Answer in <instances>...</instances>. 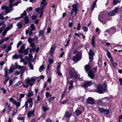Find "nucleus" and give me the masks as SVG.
Wrapping results in <instances>:
<instances>
[{"label":"nucleus","instance_id":"32","mask_svg":"<svg viewBox=\"0 0 122 122\" xmlns=\"http://www.w3.org/2000/svg\"><path fill=\"white\" fill-rule=\"evenodd\" d=\"M25 71V70L24 69H21L20 71V79L22 78V77L23 75L24 72Z\"/></svg>","mask_w":122,"mask_h":122},{"label":"nucleus","instance_id":"62","mask_svg":"<svg viewBox=\"0 0 122 122\" xmlns=\"http://www.w3.org/2000/svg\"><path fill=\"white\" fill-rule=\"evenodd\" d=\"M37 17L36 15H35L34 16H32V19L33 20H35L37 18Z\"/></svg>","mask_w":122,"mask_h":122},{"label":"nucleus","instance_id":"27","mask_svg":"<svg viewBox=\"0 0 122 122\" xmlns=\"http://www.w3.org/2000/svg\"><path fill=\"white\" fill-rule=\"evenodd\" d=\"M30 27L31 28V30L34 31L36 30V27L35 26L34 24H31L30 25Z\"/></svg>","mask_w":122,"mask_h":122},{"label":"nucleus","instance_id":"63","mask_svg":"<svg viewBox=\"0 0 122 122\" xmlns=\"http://www.w3.org/2000/svg\"><path fill=\"white\" fill-rule=\"evenodd\" d=\"M29 48H27L25 51V53H28V52L29 50Z\"/></svg>","mask_w":122,"mask_h":122},{"label":"nucleus","instance_id":"7","mask_svg":"<svg viewBox=\"0 0 122 122\" xmlns=\"http://www.w3.org/2000/svg\"><path fill=\"white\" fill-rule=\"evenodd\" d=\"M78 5H79V4L78 3L72 5V8L71 12V15L73 14L74 11H78L77 6Z\"/></svg>","mask_w":122,"mask_h":122},{"label":"nucleus","instance_id":"56","mask_svg":"<svg viewBox=\"0 0 122 122\" xmlns=\"http://www.w3.org/2000/svg\"><path fill=\"white\" fill-rule=\"evenodd\" d=\"M18 67L17 63V62L15 63V65L13 67V68L14 69H16Z\"/></svg>","mask_w":122,"mask_h":122},{"label":"nucleus","instance_id":"13","mask_svg":"<svg viewBox=\"0 0 122 122\" xmlns=\"http://www.w3.org/2000/svg\"><path fill=\"white\" fill-rule=\"evenodd\" d=\"M30 46L33 49L30 48V53H31L32 52V51H33L32 52L34 53L35 51V48L34 47L35 46V44L34 43H30Z\"/></svg>","mask_w":122,"mask_h":122},{"label":"nucleus","instance_id":"43","mask_svg":"<svg viewBox=\"0 0 122 122\" xmlns=\"http://www.w3.org/2000/svg\"><path fill=\"white\" fill-rule=\"evenodd\" d=\"M17 111V108L15 109H14L13 112V113L12 114V116H14L16 113V112Z\"/></svg>","mask_w":122,"mask_h":122},{"label":"nucleus","instance_id":"9","mask_svg":"<svg viewBox=\"0 0 122 122\" xmlns=\"http://www.w3.org/2000/svg\"><path fill=\"white\" fill-rule=\"evenodd\" d=\"M87 103L91 104H93L95 102L93 99L92 97H89L86 100Z\"/></svg>","mask_w":122,"mask_h":122},{"label":"nucleus","instance_id":"28","mask_svg":"<svg viewBox=\"0 0 122 122\" xmlns=\"http://www.w3.org/2000/svg\"><path fill=\"white\" fill-rule=\"evenodd\" d=\"M6 106H7V110L8 113H9L11 110V107L10 105L8 104L7 103H6Z\"/></svg>","mask_w":122,"mask_h":122},{"label":"nucleus","instance_id":"2","mask_svg":"<svg viewBox=\"0 0 122 122\" xmlns=\"http://www.w3.org/2000/svg\"><path fill=\"white\" fill-rule=\"evenodd\" d=\"M35 83V80L34 78L32 77L30 78V79L28 78L26 80L25 83L23 84V86L25 88H27L28 85H30L31 87Z\"/></svg>","mask_w":122,"mask_h":122},{"label":"nucleus","instance_id":"57","mask_svg":"<svg viewBox=\"0 0 122 122\" xmlns=\"http://www.w3.org/2000/svg\"><path fill=\"white\" fill-rule=\"evenodd\" d=\"M46 96L47 97H48L49 96L51 97V96L50 95V93L48 92H47L46 93Z\"/></svg>","mask_w":122,"mask_h":122},{"label":"nucleus","instance_id":"6","mask_svg":"<svg viewBox=\"0 0 122 122\" xmlns=\"http://www.w3.org/2000/svg\"><path fill=\"white\" fill-rule=\"evenodd\" d=\"M28 103L29 104L30 107H32L33 104V101L32 98H27L26 101L25 102L24 105L22 107V108L25 106V109H27L28 107Z\"/></svg>","mask_w":122,"mask_h":122},{"label":"nucleus","instance_id":"16","mask_svg":"<svg viewBox=\"0 0 122 122\" xmlns=\"http://www.w3.org/2000/svg\"><path fill=\"white\" fill-rule=\"evenodd\" d=\"M35 111V109H34L32 111H29L27 113V116L28 118H29L30 117H32L34 116Z\"/></svg>","mask_w":122,"mask_h":122},{"label":"nucleus","instance_id":"10","mask_svg":"<svg viewBox=\"0 0 122 122\" xmlns=\"http://www.w3.org/2000/svg\"><path fill=\"white\" fill-rule=\"evenodd\" d=\"M92 84L91 81H88L85 83L83 85V86L85 88H86L87 87L90 86Z\"/></svg>","mask_w":122,"mask_h":122},{"label":"nucleus","instance_id":"35","mask_svg":"<svg viewBox=\"0 0 122 122\" xmlns=\"http://www.w3.org/2000/svg\"><path fill=\"white\" fill-rule=\"evenodd\" d=\"M13 25L12 24H10L9 26H7L6 28L5 29H6L8 31L10 30V29H12L13 28Z\"/></svg>","mask_w":122,"mask_h":122},{"label":"nucleus","instance_id":"20","mask_svg":"<svg viewBox=\"0 0 122 122\" xmlns=\"http://www.w3.org/2000/svg\"><path fill=\"white\" fill-rule=\"evenodd\" d=\"M29 58H30V59L28 57V58H27L26 59V60H27L26 61H24V64L25 65H26L28 62V63H29V62L27 60V59L28 58L29 59H32L33 58V57L31 54H29Z\"/></svg>","mask_w":122,"mask_h":122},{"label":"nucleus","instance_id":"34","mask_svg":"<svg viewBox=\"0 0 122 122\" xmlns=\"http://www.w3.org/2000/svg\"><path fill=\"white\" fill-rule=\"evenodd\" d=\"M44 31L43 30H41L40 31L38 35L39 36H43L44 35Z\"/></svg>","mask_w":122,"mask_h":122},{"label":"nucleus","instance_id":"22","mask_svg":"<svg viewBox=\"0 0 122 122\" xmlns=\"http://www.w3.org/2000/svg\"><path fill=\"white\" fill-rule=\"evenodd\" d=\"M56 48V47L55 46L53 45L51 48L50 50V53H53L54 51Z\"/></svg>","mask_w":122,"mask_h":122},{"label":"nucleus","instance_id":"23","mask_svg":"<svg viewBox=\"0 0 122 122\" xmlns=\"http://www.w3.org/2000/svg\"><path fill=\"white\" fill-rule=\"evenodd\" d=\"M95 36H92V41H91V44L92 46L94 47H95Z\"/></svg>","mask_w":122,"mask_h":122},{"label":"nucleus","instance_id":"15","mask_svg":"<svg viewBox=\"0 0 122 122\" xmlns=\"http://www.w3.org/2000/svg\"><path fill=\"white\" fill-rule=\"evenodd\" d=\"M88 76L91 79H93L94 78V75L92 70H90L88 73Z\"/></svg>","mask_w":122,"mask_h":122},{"label":"nucleus","instance_id":"36","mask_svg":"<svg viewBox=\"0 0 122 122\" xmlns=\"http://www.w3.org/2000/svg\"><path fill=\"white\" fill-rule=\"evenodd\" d=\"M115 14L114 13V12L113 11V10L108 12V15L110 16H113Z\"/></svg>","mask_w":122,"mask_h":122},{"label":"nucleus","instance_id":"18","mask_svg":"<svg viewBox=\"0 0 122 122\" xmlns=\"http://www.w3.org/2000/svg\"><path fill=\"white\" fill-rule=\"evenodd\" d=\"M27 60L29 62L28 63V65L30 69L32 70L33 69V66L32 64L30 62L32 60V59H29L28 58L27 59Z\"/></svg>","mask_w":122,"mask_h":122},{"label":"nucleus","instance_id":"37","mask_svg":"<svg viewBox=\"0 0 122 122\" xmlns=\"http://www.w3.org/2000/svg\"><path fill=\"white\" fill-rule=\"evenodd\" d=\"M44 10L41 9L39 10V11L38 12H40V18H41L43 14Z\"/></svg>","mask_w":122,"mask_h":122},{"label":"nucleus","instance_id":"48","mask_svg":"<svg viewBox=\"0 0 122 122\" xmlns=\"http://www.w3.org/2000/svg\"><path fill=\"white\" fill-rule=\"evenodd\" d=\"M16 25L19 28H21L22 26V24L20 23H18Z\"/></svg>","mask_w":122,"mask_h":122},{"label":"nucleus","instance_id":"26","mask_svg":"<svg viewBox=\"0 0 122 122\" xmlns=\"http://www.w3.org/2000/svg\"><path fill=\"white\" fill-rule=\"evenodd\" d=\"M97 1V0H96L95 1H94L92 5V6L91 8V10H93L94 8H95V6L96 5V3Z\"/></svg>","mask_w":122,"mask_h":122},{"label":"nucleus","instance_id":"64","mask_svg":"<svg viewBox=\"0 0 122 122\" xmlns=\"http://www.w3.org/2000/svg\"><path fill=\"white\" fill-rule=\"evenodd\" d=\"M119 81L120 82V85H122V79L121 78L119 79Z\"/></svg>","mask_w":122,"mask_h":122},{"label":"nucleus","instance_id":"44","mask_svg":"<svg viewBox=\"0 0 122 122\" xmlns=\"http://www.w3.org/2000/svg\"><path fill=\"white\" fill-rule=\"evenodd\" d=\"M33 93L32 92L30 91L29 92L27 96L29 97H31L33 96Z\"/></svg>","mask_w":122,"mask_h":122},{"label":"nucleus","instance_id":"25","mask_svg":"<svg viewBox=\"0 0 122 122\" xmlns=\"http://www.w3.org/2000/svg\"><path fill=\"white\" fill-rule=\"evenodd\" d=\"M25 49V46L24 45H22L20 47V49L19 51V52L22 53Z\"/></svg>","mask_w":122,"mask_h":122},{"label":"nucleus","instance_id":"39","mask_svg":"<svg viewBox=\"0 0 122 122\" xmlns=\"http://www.w3.org/2000/svg\"><path fill=\"white\" fill-rule=\"evenodd\" d=\"M113 11L115 14L116 13L118 12L119 11V9L118 7H115Z\"/></svg>","mask_w":122,"mask_h":122},{"label":"nucleus","instance_id":"5","mask_svg":"<svg viewBox=\"0 0 122 122\" xmlns=\"http://www.w3.org/2000/svg\"><path fill=\"white\" fill-rule=\"evenodd\" d=\"M105 88L106 85L105 84L98 85L97 87V92L100 94L102 93L105 92Z\"/></svg>","mask_w":122,"mask_h":122},{"label":"nucleus","instance_id":"60","mask_svg":"<svg viewBox=\"0 0 122 122\" xmlns=\"http://www.w3.org/2000/svg\"><path fill=\"white\" fill-rule=\"evenodd\" d=\"M49 61L50 64H51L53 63V61L52 59H49Z\"/></svg>","mask_w":122,"mask_h":122},{"label":"nucleus","instance_id":"46","mask_svg":"<svg viewBox=\"0 0 122 122\" xmlns=\"http://www.w3.org/2000/svg\"><path fill=\"white\" fill-rule=\"evenodd\" d=\"M0 47L3 49H5L6 47V46L5 44H2L0 46Z\"/></svg>","mask_w":122,"mask_h":122},{"label":"nucleus","instance_id":"61","mask_svg":"<svg viewBox=\"0 0 122 122\" xmlns=\"http://www.w3.org/2000/svg\"><path fill=\"white\" fill-rule=\"evenodd\" d=\"M98 19L101 22H102L103 21V17H99V16Z\"/></svg>","mask_w":122,"mask_h":122},{"label":"nucleus","instance_id":"59","mask_svg":"<svg viewBox=\"0 0 122 122\" xmlns=\"http://www.w3.org/2000/svg\"><path fill=\"white\" fill-rule=\"evenodd\" d=\"M98 104L99 105H103V103L101 100H99L98 101Z\"/></svg>","mask_w":122,"mask_h":122},{"label":"nucleus","instance_id":"8","mask_svg":"<svg viewBox=\"0 0 122 122\" xmlns=\"http://www.w3.org/2000/svg\"><path fill=\"white\" fill-rule=\"evenodd\" d=\"M61 62H59L58 63V66L57 67L56 73L58 74L59 75L61 76L62 75V74L60 72V70H61L60 66L61 64Z\"/></svg>","mask_w":122,"mask_h":122},{"label":"nucleus","instance_id":"49","mask_svg":"<svg viewBox=\"0 0 122 122\" xmlns=\"http://www.w3.org/2000/svg\"><path fill=\"white\" fill-rule=\"evenodd\" d=\"M7 31L6 29H5L2 33V35L4 36H5L6 34Z\"/></svg>","mask_w":122,"mask_h":122},{"label":"nucleus","instance_id":"33","mask_svg":"<svg viewBox=\"0 0 122 122\" xmlns=\"http://www.w3.org/2000/svg\"><path fill=\"white\" fill-rule=\"evenodd\" d=\"M75 113H76L77 116H78L81 113V112L80 110H76L75 111Z\"/></svg>","mask_w":122,"mask_h":122},{"label":"nucleus","instance_id":"21","mask_svg":"<svg viewBox=\"0 0 122 122\" xmlns=\"http://www.w3.org/2000/svg\"><path fill=\"white\" fill-rule=\"evenodd\" d=\"M71 115V113L70 112L67 111H66L65 113L64 116L67 118H70Z\"/></svg>","mask_w":122,"mask_h":122},{"label":"nucleus","instance_id":"30","mask_svg":"<svg viewBox=\"0 0 122 122\" xmlns=\"http://www.w3.org/2000/svg\"><path fill=\"white\" fill-rule=\"evenodd\" d=\"M27 15V14L26 11H24L23 13L21 14V15L20 17V18H22L24 16H26Z\"/></svg>","mask_w":122,"mask_h":122},{"label":"nucleus","instance_id":"4","mask_svg":"<svg viewBox=\"0 0 122 122\" xmlns=\"http://www.w3.org/2000/svg\"><path fill=\"white\" fill-rule=\"evenodd\" d=\"M47 4L48 3L46 0H42L41 2L40 7L37 8L36 9V11L37 12H38L40 9L44 10V9Z\"/></svg>","mask_w":122,"mask_h":122},{"label":"nucleus","instance_id":"42","mask_svg":"<svg viewBox=\"0 0 122 122\" xmlns=\"http://www.w3.org/2000/svg\"><path fill=\"white\" fill-rule=\"evenodd\" d=\"M33 38L34 40V41L35 43H37L38 41V38L36 36H35Z\"/></svg>","mask_w":122,"mask_h":122},{"label":"nucleus","instance_id":"55","mask_svg":"<svg viewBox=\"0 0 122 122\" xmlns=\"http://www.w3.org/2000/svg\"><path fill=\"white\" fill-rule=\"evenodd\" d=\"M120 2V1L118 2V0H114L113 1V3L114 5H115L116 4L119 3Z\"/></svg>","mask_w":122,"mask_h":122},{"label":"nucleus","instance_id":"11","mask_svg":"<svg viewBox=\"0 0 122 122\" xmlns=\"http://www.w3.org/2000/svg\"><path fill=\"white\" fill-rule=\"evenodd\" d=\"M98 110L101 113L104 112L106 114H107L109 113V111L107 109H105L103 108H99Z\"/></svg>","mask_w":122,"mask_h":122},{"label":"nucleus","instance_id":"19","mask_svg":"<svg viewBox=\"0 0 122 122\" xmlns=\"http://www.w3.org/2000/svg\"><path fill=\"white\" fill-rule=\"evenodd\" d=\"M107 56L109 58H110V61L112 63L113 65V66L114 67H115L116 66L114 65V63L113 61L112 58L110 54H107Z\"/></svg>","mask_w":122,"mask_h":122},{"label":"nucleus","instance_id":"47","mask_svg":"<svg viewBox=\"0 0 122 122\" xmlns=\"http://www.w3.org/2000/svg\"><path fill=\"white\" fill-rule=\"evenodd\" d=\"M82 29L85 32H86L88 30V28L87 27H83Z\"/></svg>","mask_w":122,"mask_h":122},{"label":"nucleus","instance_id":"31","mask_svg":"<svg viewBox=\"0 0 122 122\" xmlns=\"http://www.w3.org/2000/svg\"><path fill=\"white\" fill-rule=\"evenodd\" d=\"M19 57L20 58H22V56L20 55H19L18 56H17L16 54L14 55L13 56V58L17 59Z\"/></svg>","mask_w":122,"mask_h":122},{"label":"nucleus","instance_id":"40","mask_svg":"<svg viewBox=\"0 0 122 122\" xmlns=\"http://www.w3.org/2000/svg\"><path fill=\"white\" fill-rule=\"evenodd\" d=\"M9 79V77L8 76H6V77L5 79V80L4 82V84L5 85L6 84V83L8 80Z\"/></svg>","mask_w":122,"mask_h":122},{"label":"nucleus","instance_id":"29","mask_svg":"<svg viewBox=\"0 0 122 122\" xmlns=\"http://www.w3.org/2000/svg\"><path fill=\"white\" fill-rule=\"evenodd\" d=\"M25 23L26 24L28 23L29 21L28 17L27 16L25 17L24 18Z\"/></svg>","mask_w":122,"mask_h":122},{"label":"nucleus","instance_id":"17","mask_svg":"<svg viewBox=\"0 0 122 122\" xmlns=\"http://www.w3.org/2000/svg\"><path fill=\"white\" fill-rule=\"evenodd\" d=\"M20 100V102H17L16 101H13V103L17 107H19L20 105V102L22 99L20 98L19 99Z\"/></svg>","mask_w":122,"mask_h":122},{"label":"nucleus","instance_id":"58","mask_svg":"<svg viewBox=\"0 0 122 122\" xmlns=\"http://www.w3.org/2000/svg\"><path fill=\"white\" fill-rule=\"evenodd\" d=\"M8 51L6 50V53H7L8 51H10L11 49V47L10 46H8Z\"/></svg>","mask_w":122,"mask_h":122},{"label":"nucleus","instance_id":"3","mask_svg":"<svg viewBox=\"0 0 122 122\" xmlns=\"http://www.w3.org/2000/svg\"><path fill=\"white\" fill-rule=\"evenodd\" d=\"M69 74L71 78L78 79L79 78L80 76L77 74L76 71L73 69L70 70Z\"/></svg>","mask_w":122,"mask_h":122},{"label":"nucleus","instance_id":"1","mask_svg":"<svg viewBox=\"0 0 122 122\" xmlns=\"http://www.w3.org/2000/svg\"><path fill=\"white\" fill-rule=\"evenodd\" d=\"M14 0H9V2L10 3L9 7L3 5L1 7V9L2 10L4 9L5 11L6 14L9 13L10 11L14 10V9L12 8L14 6H17L19 3L21 2V1H19L14 4L13 5V3L14 2Z\"/></svg>","mask_w":122,"mask_h":122},{"label":"nucleus","instance_id":"53","mask_svg":"<svg viewBox=\"0 0 122 122\" xmlns=\"http://www.w3.org/2000/svg\"><path fill=\"white\" fill-rule=\"evenodd\" d=\"M22 42L21 41H19L18 42V44L17 45V48H18L19 47V46L22 44Z\"/></svg>","mask_w":122,"mask_h":122},{"label":"nucleus","instance_id":"50","mask_svg":"<svg viewBox=\"0 0 122 122\" xmlns=\"http://www.w3.org/2000/svg\"><path fill=\"white\" fill-rule=\"evenodd\" d=\"M49 108L48 107H46L43 106V111L44 112L46 111L47 110L49 109Z\"/></svg>","mask_w":122,"mask_h":122},{"label":"nucleus","instance_id":"14","mask_svg":"<svg viewBox=\"0 0 122 122\" xmlns=\"http://www.w3.org/2000/svg\"><path fill=\"white\" fill-rule=\"evenodd\" d=\"M116 30V28L114 27H112L106 31V32H107L110 34L113 33Z\"/></svg>","mask_w":122,"mask_h":122},{"label":"nucleus","instance_id":"12","mask_svg":"<svg viewBox=\"0 0 122 122\" xmlns=\"http://www.w3.org/2000/svg\"><path fill=\"white\" fill-rule=\"evenodd\" d=\"M81 56L80 55L75 56L73 58V60L74 61L76 62L81 59Z\"/></svg>","mask_w":122,"mask_h":122},{"label":"nucleus","instance_id":"51","mask_svg":"<svg viewBox=\"0 0 122 122\" xmlns=\"http://www.w3.org/2000/svg\"><path fill=\"white\" fill-rule=\"evenodd\" d=\"M94 56V54H89V59H92L93 58Z\"/></svg>","mask_w":122,"mask_h":122},{"label":"nucleus","instance_id":"38","mask_svg":"<svg viewBox=\"0 0 122 122\" xmlns=\"http://www.w3.org/2000/svg\"><path fill=\"white\" fill-rule=\"evenodd\" d=\"M44 65H43L41 66L39 68V71L40 72H41L42 71V70L43 69H44Z\"/></svg>","mask_w":122,"mask_h":122},{"label":"nucleus","instance_id":"41","mask_svg":"<svg viewBox=\"0 0 122 122\" xmlns=\"http://www.w3.org/2000/svg\"><path fill=\"white\" fill-rule=\"evenodd\" d=\"M28 42L29 43H33L32 42L34 41L33 38H28Z\"/></svg>","mask_w":122,"mask_h":122},{"label":"nucleus","instance_id":"52","mask_svg":"<svg viewBox=\"0 0 122 122\" xmlns=\"http://www.w3.org/2000/svg\"><path fill=\"white\" fill-rule=\"evenodd\" d=\"M1 90L3 91V93L4 94H5L6 92V90L4 89V88H0Z\"/></svg>","mask_w":122,"mask_h":122},{"label":"nucleus","instance_id":"45","mask_svg":"<svg viewBox=\"0 0 122 122\" xmlns=\"http://www.w3.org/2000/svg\"><path fill=\"white\" fill-rule=\"evenodd\" d=\"M4 70L5 72V76H7V75H8V71L6 67H5L4 68Z\"/></svg>","mask_w":122,"mask_h":122},{"label":"nucleus","instance_id":"54","mask_svg":"<svg viewBox=\"0 0 122 122\" xmlns=\"http://www.w3.org/2000/svg\"><path fill=\"white\" fill-rule=\"evenodd\" d=\"M3 13L0 14V20H3L4 19V17L3 16Z\"/></svg>","mask_w":122,"mask_h":122},{"label":"nucleus","instance_id":"24","mask_svg":"<svg viewBox=\"0 0 122 122\" xmlns=\"http://www.w3.org/2000/svg\"><path fill=\"white\" fill-rule=\"evenodd\" d=\"M84 67L85 70L87 71H90L91 70L90 67L89 65H86Z\"/></svg>","mask_w":122,"mask_h":122}]
</instances>
